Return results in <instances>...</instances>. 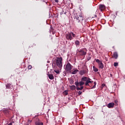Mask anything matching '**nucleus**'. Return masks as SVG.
I'll list each match as a JSON object with an SVG mask.
<instances>
[{
	"label": "nucleus",
	"mask_w": 125,
	"mask_h": 125,
	"mask_svg": "<svg viewBox=\"0 0 125 125\" xmlns=\"http://www.w3.org/2000/svg\"><path fill=\"white\" fill-rule=\"evenodd\" d=\"M74 19L76 23H82V22L83 21V17L82 14H76L75 15Z\"/></svg>",
	"instance_id": "nucleus-1"
},
{
	"label": "nucleus",
	"mask_w": 125,
	"mask_h": 125,
	"mask_svg": "<svg viewBox=\"0 0 125 125\" xmlns=\"http://www.w3.org/2000/svg\"><path fill=\"white\" fill-rule=\"evenodd\" d=\"M62 60H63V59L61 57L57 58V60L56 61V64L57 66H58L59 68L62 67Z\"/></svg>",
	"instance_id": "nucleus-2"
},
{
	"label": "nucleus",
	"mask_w": 125,
	"mask_h": 125,
	"mask_svg": "<svg viewBox=\"0 0 125 125\" xmlns=\"http://www.w3.org/2000/svg\"><path fill=\"white\" fill-rule=\"evenodd\" d=\"M77 51H78L79 56H85V55H86V52L87 51V50L86 48H84L80 50L78 49L77 50Z\"/></svg>",
	"instance_id": "nucleus-3"
},
{
	"label": "nucleus",
	"mask_w": 125,
	"mask_h": 125,
	"mask_svg": "<svg viewBox=\"0 0 125 125\" xmlns=\"http://www.w3.org/2000/svg\"><path fill=\"white\" fill-rule=\"evenodd\" d=\"M73 68V66L71 65V63L70 62H68L67 64L65 65V70L66 72H69L72 70V68Z\"/></svg>",
	"instance_id": "nucleus-4"
},
{
	"label": "nucleus",
	"mask_w": 125,
	"mask_h": 125,
	"mask_svg": "<svg viewBox=\"0 0 125 125\" xmlns=\"http://www.w3.org/2000/svg\"><path fill=\"white\" fill-rule=\"evenodd\" d=\"M66 38L68 41H72L73 39L72 37V33L69 32L66 35Z\"/></svg>",
	"instance_id": "nucleus-5"
},
{
	"label": "nucleus",
	"mask_w": 125,
	"mask_h": 125,
	"mask_svg": "<svg viewBox=\"0 0 125 125\" xmlns=\"http://www.w3.org/2000/svg\"><path fill=\"white\" fill-rule=\"evenodd\" d=\"M99 9L101 10V11H103L106 9V7L103 4H100L99 5Z\"/></svg>",
	"instance_id": "nucleus-6"
},
{
	"label": "nucleus",
	"mask_w": 125,
	"mask_h": 125,
	"mask_svg": "<svg viewBox=\"0 0 125 125\" xmlns=\"http://www.w3.org/2000/svg\"><path fill=\"white\" fill-rule=\"evenodd\" d=\"M93 83V81H91V79H90V78H89L85 83V85H86V86H89V83Z\"/></svg>",
	"instance_id": "nucleus-7"
},
{
	"label": "nucleus",
	"mask_w": 125,
	"mask_h": 125,
	"mask_svg": "<svg viewBox=\"0 0 125 125\" xmlns=\"http://www.w3.org/2000/svg\"><path fill=\"white\" fill-rule=\"evenodd\" d=\"M114 106H115V103H110L107 104L108 108H114Z\"/></svg>",
	"instance_id": "nucleus-8"
},
{
	"label": "nucleus",
	"mask_w": 125,
	"mask_h": 125,
	"mask_svg": "<svg viewBox=\"0 0 125 125\" xmlns=\"http://www.w3.org/2000/svg\"><path fill=\"white\" fill-rule=\"evenodd\" d=\"M47 76L50 80H54V76L52 74H48Z\"/></svg>",
	"instance_id": "nucleus-9"
},
{
	"label": "nucleus",
	"mask_w": 125,
	"mask_h": 125,
	"mask_svg": "<svg viewBox=\"0 0 125 125\" xmlns=\"http://www.w3.org/2000/svg\"><path fill=\"white\" fill-rule=\"evenodd\" d=\"M89 79V78L84 77L82 78L81 81L82 82H87Z\"/></svg>",
	"instance_id": "nucleus-10"
},
{
	"label": "nucleus",
	"mask_w": 125,
	"mask_h": 125,
	"mask_svg": "<svg viewBox=\"0 0 125 125\" xmlns=\"http://www.w3.org/2000/svg\"><path fill=\"white\" fill-rule=\"evenodd\" d=\"M99 67L100 69H103V68H104V65H103L102 62L99 63Z\"/></svg>",
	"instance_id": "nucleus-11"
},
{
	"label": "nucleus",
	"mask_w": 125,
	"mask_h": 125,
	"mask_svg": "<svg viewBox=\"0 0 125 125\" xmlns=\"http://www.w3.org/2000/svg\"><path fill=\"white\" fill-rule=\"evenodd\" d=\"M113 58H115V59H118V53L117 52L114 53Z\"/></svg>",
	"instance_id": "nucleus-12"
},
{
	"label": "nucleus",
	"mask_w": 125,
	"mask_h": 125,
	"mask_svg": "<svg viewBox=\"0 0 125 125\" xmlns=\"http://www.w3.org/2000/svg\"><path fill=\"white\" fill-rule=\"evenodd\" d=\"M85 73H86V71H85V70H81L80 71V75H84V74H85Z\"/></svg>",
	"instance_id": "nucleus-13"
},
{
	"label": "nucleus",
	"mask_w": 125,
	"mask_h": 125,
	"mask_svg": "<svg viewBox=\"0 0 125 125\" xmlns=\"http://www.w3.org/2000/svg\"><path fill=\"white\" fill-rule=\"evenodd\" d=\"M70 89H71V90H75V89H76V86L74 85L70 86Z\"/></svg>",
	"instance_id": "nucleus-14"
},
{
	"label": "nucleus",
	"mask_w": 125,
	"mask_h": 125,
	"mask_svg": "<svg viewBox=\"0 0 125 125\" xmlns=\"http://www.w3.org/2000/svg\"><path fill=\"white\" fill-rule=\"evenodd\" d=\"M93 69L94 72H98V69L96 68L95 66H93Z\"/></svg>",
	"instance_id": "nucleus-15"
},
{
	"label": "nucleus",
	"mask_w": 125,
	"mask_h": 125,
	"mask_svg": "<svg viewBox=\"0 0 125 125\" xmlns=\"http://www.w3.org/2000/svg\"><path fill=\"white\" fill-rule=\"evenodd\" d=\"M83 86H82L81 87H77L76 88L77 90H83Z\"/></svg>",
	"instance_id": "nucleus-16"
},
{
	"label": "nucleus",
	"mask_w": 125,
	"mask_h": 125,
	"mask_svg": "<svg viewBox=\"0 0 125 125\" xmlns=\"http://www.w3.org/2000/svg\"><path fill=\"white\" fill-rule=\"evenodd\" d=\"M77 72H79V70L78 69H76L71 72V74H72V75H75V74H77Z\"/></svg>",
	"instance_id": "nucleus-17"
},
{
	"label": "nucleus",
	"mask_w": 125,
	"mask_h": 125,
	"mask_svg": "<svg viewBox=\"0 0 125 125\" xmlns=\"http://www.w3.org/2000/svg\"><path fill=\"white\" fill-rule=\"evenodd\" d=\"M83 84H84V82H83V81H81V82H79L80 86H83Z\"/></svg>",
	"instance_id": "nucleus-18"
},
{
	"label": "nucleus",
	"mask_w": 125,
	"mask_h": 125,
	"mask_svg": "<svg viewBox=\"0 0 125 125\" xmlns=\"http://www.w3.org/2000/svg\"><path fill=\"white\" fill-rule=\"evenodd\" d=\"M75 44H76V46L80 45V41H79L78 40L75 41Z\"/></svg>",
	"instance_id": "nucleus-19"
},
{
	"label": "nucleus",
	"mask_w": 125,
	"mask_h": 125,
	"mask_svg": "<svg viewBox=\"0 0 125 125\" xmlns=\"http://www.w3.org/2000/svg\"><path fill=\"white\" fill-rule=\"evenodd\" d=\"M36 125H43V123L42 122H37L35 123Z\"/></svg>",
	"instance_id": "nucleus-20"
},
{
	"label": "nucleus",
	"mask_w": 125,
	"mask_h": 125,
	"mask_svg": "<svg viewBox=\"0 0 125 125\" xmlns=\"http://www.w3.org/2000/svg\"><path fill=\"white\" fill-rule=\"evenodd\" d=\"M6 88H10L11 87V85L9 83H8L6 85Z\"/></svg>",
	"instance_id": "nucleus-21"
},
{
	"label": "nucleus",
	"mask_w": 125,
	"mask_h": 125,
	"mask_svg": "<svg viewBox=\"0 0 125 125\" xmlns=\"http://www.w3.org/2000/svg\"><path fill=\"white\" fill-rule=\"evenodd\" d=\"M94 85L93 87L91 88L92 89L95 88V87H96V84H97L96 82H94Z\"/></svg>",
	"instance_id": "nucleus-22"
},
{
	"label": "nucleus",
	"mask_w": 125,
	"mask_h": 125,
	"mask_svg": "<svg viewBox=\"0 0 125 125\" xmlns=\"http://www.w3.org/2000/svg\"><path fill=\"white\" fill-rule=\"evenodd\" d=\"M67 13V12H64V11H62L61 12V15H62V14H66Z\"/></svg>",
	"instance_id": "nucleus-23"
},
{
	"label": "nucleus",
	"mask_w": 125,
	"mask_h": 125,
	"mask_svg": "<svg viewBox=\"0 0 125 125\" xmlns=\"http://www.w3.org/2000/svg\"><path fill=\"white\" fill-rule=\"evenodd\" d=\"M96 62H97V63H98V64H99L100 63H101L102 62L100 61V60H99V59H97L96 60Z\"/></svg>",
	"instance_id": "nucleus-24"
},
{
	"label": "nucleus",
	"mask_w": 125,
	"mask_h": 125,
	"mask_svg": "<svg viewBox=\"0 0 125 125\" xmlns=\"http://www.w3.org/2000/svg\"><path fill=\"white\" fill-rule=\"evenodd\" d=\"M119 63L118 62H114V67H117V66H118Z\"/></svg>",
	"instance_id": "nucleus-25"
},
{
	"label": "nucleus",
	"mask_w": 125,
	"mask_h": 125,
	"mask_svg": "<svg viewBox=\"0 0 125 125\" xmlns=\"http://www.w3.org/2000/svg\"><path fill=\"white\" fill-rule=\"evenodd\" d=\"M63 93H64V94H65V95H68V91L65 90V91L63 92Z\"/></svg>",
	"instance_id": "nucleus-26"
},
{
	"label": "nucleus",
	"mask_w": 125,
	"mask_h": 125,
	"mask_svg": "<svg viewBox=\"0 0 125 125\" xmlns=\"http://www.w3.org/2000/svg\"><path fill=\"white\" fill-rule=\"evenodd\" d=\"M79 84H80V83L78 82H75V85H76V86H79Z\"/></svg>",
	"instance_id": "nucleus-27"
},
{
	"label": "nucleus",
	"mask_w": 125,
	"mask_h": 125,
	"mask_svg": "<svg viewBox=\"0 0 125 125\" xmlns=\"http://www.w3.org/2000/svg\"><path fill=\"white\" fill-rule=\"evenodd\" d=\"M54 72L56 73V74H60V72H59V70H54Z\"/></svg>",
	"instance_id": "nucleus-28"
},
{
	"label": "nucleus",
	"mask_w": 125,
	"mask_h": 125,
	"mask_svg": "<svg viewBox=\"0 0 125 125\" xmlns=\"http://www.w3.org/2000/svg\"><path fill=\"white\" fill-rule=\"evenodd\" d=\"M70 34H71V37H72H72H73V38H75L76 37V35L75 34H74L73 33H71Z\"/></svg>",
	"instance_id": "nucleus-29"
},
{
	"label": "nucleus",
	"mask_w": 125,
	"mask_h": 125,
	"mask_svg": "<svg viewBox=\"0 0 125 125\" xmlns=\"http://www.w3.org/2000/svg\"><path fill=\"white\" fill-rule=\"evenodd\" d=\"M28 69H29V70H31V69H32V65H28Z\"/></svg>",
	"instance_id": "nucleus-30"
},
{
	"label": "nucleus",
	"mask_w": 125,
	"mask_h": 125,
	"mask_svg": "<svg viewBox=\"0 0 125 125\" xmlns=\"http://www.w3.org/2000/svg\"><path fill=\"white\" fill-rule=\"evenodd\" d=\"M78 93L79 95H81V94L83 93V92L81 91H79L78 92Z\"/></svg>",
	"instance_id": "nucleus-31"
},
{
	"label": "nucleus",
	"mask_w": 125,
	"mask_h": 125,
	"mask_svg": "<svg viewBox=\"0 0 125 125\" xmlns=\"http://www.w3.org/2000/svg\"><path fill=\"white\" fill-rule=\"evenodd\" d=\"M91 59V57H90V56H89V57L87 58V61H89V60H90Z\"/></svg>",
	"instance_id": "nucleus-32"
},
{
	"label": "nucleus",
	"mask_w": 125,
	"mask_h": 125,
	"mask_svg": "<svg viewBox=\"0 0 125 125\" xmlns=\"http://www.w3.org/2000/svg\"><path fill=\"white\" fill-rule=\"evenodd\" d=\"M112 77H113V74H112L110 73V74H109V77H110V78H112Z\"/></svg>",
	"instance_id": "nucleus-33"
},
{
	"label": "nucleus",
	"mask_w": 125,
	"mask_h": 125,
	"mask_svg": "<svg viewBox=\"0 0 125 125\" xmlns=\"http://www.w3.org/2000/svg\"><path fill=\"white\" fill-rule=\"evenodd\" d=\"M55 2H58V0H55Z\"/></svg>",
	"instance_id": "nucleus-34"
},
{
	"label": "nucleus",
	"mask_w": 125,
	"mask_h": 125,
	"mask_svg": "<svg viewBox=\"0 0 125 125\" xmlns=\"http://www.w3.org/2000/svg\"><path fill=\"white\" fill-rule=\"evenodd\" d=\"M8 125H12V123H10Z\"/></svg>",
	"instance_id": "nucleus-35"
},
{
	"label": "nucleus",
	"mask_w": 125,
	"mask_h": 125,
	"mask_svg": "<svg viewBox=\"0 0 125 125\" xmlns=\"http://www.w3.org/2000/svg\"><path fill=\"white\" fill-rule=\"evenodd\" d=\"M115 103H116V104H117V103H118V101H115Z\"/></svg>",
	"instance_id": "nucleus-36"
},
{
	"label": "nucleus",
	"mask_w": 125,
	"mask_h": 125,
	"mask_svg": "<svg viewBox=\"0 0 125 125\" xmlns=\"http://www.w3.org/2000/svg\"><path fill=\"white\" fill-rule=\"evenodd\" d=\"M104 85H105V84H102V86H103V87H104Z\"/></svg>",
	"instance_id": "nucleus-37"
},
{
	"label": "nucleus",
	"mask_w": 125,
	"mask_h": 125,
	"mask_svg": "<svg viewBox=\"0 0 125 125\" xmlns=\"http://www.w3.org/2000/svg\"><path fill=\"white\" fill-rule=\"evenodd\" d=\"M29 123H32V121L31 120H29Z\"/></svg>",
	"instance_id": "nucleus-38"
},
{
	"label": "nucleus",
	"mask_w": 125,
	"mask_h": 125,
	"mask_svg": "<svg viewBox=\"0 0 125 125\" xmlns=\"http://www.w3.org/2000/svg\"><path fill=\"white\" fill-rule=\"evenodd\" d=\"M51 31H52V30H53V29H52V27H51Z\"/></svg>",
	"instance_id": "nucleus-39"
},
{
	"label": "nucleus",
	"mask_w": 125,
	"mask_h": 125,
	"mask_svg": "<svg viewBox=\"0 0 125 125\" xmlns=\"http://www.w3.org/2000/svg\"><path fill=\"white\" fill-rule=\"evenodd\" d=\"M35 0H34V1H35Z\"/></svg>",
	"instance_id": "nucleus-40"
}]
</instances>
